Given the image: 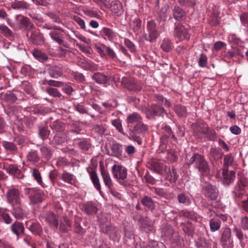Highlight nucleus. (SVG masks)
<instances>
[{"label": "nucleus", "mask_w": 248, "mask_h": 248, "mask_svg": "<svg viewBox=\"0 0 248 248\" xmlns=\"http://www.w3.org/2000/svg\"><path fill=\"white\" fill-rule=\"evenodd\" d=\"M186 164L190 167L193 165L202 175H207L210 173V167L205 157L198 153L186 154L185 156Z\"/></svg>", "instance_id": "obj_1"}, {"label": "nucleus", "mask_w": 248, "mask_h": 248, "mask_svg": "<svg viewBox=\"0 0 248 248\" xmlns=\"http://www.w3.org/2000/svg\"><path fill=\"white\" fill-rule=\"evenodd\" d=\"M160 131L161 134L160 141L162 144H166L168 142L176 141L177 138L169 125L163 123L161 126Z\"/></svg>", "instance_id": "obj_2"}, {"label": "nucleus", "mask_w": 248, "mask_h": 248, "mask_svg": "<svg viewBox=\"0 0 248 248\" xmlns=\"http://www.w3.org/2000/svg\"><path fill=\"white\" fill-rule=\"evenodd\" d=\"M112 172L113 177L117 179L118 183L125 186V180L127 175V169L122 165L115 164L112 167Z\"/></svg>", "instance_id": "obj_3"}, {"label": "nucleus", "mask_w": 248, "mask_h": 248, "mask_svg": "<svg viewBox=\"0 0 248 248\" xmlns=\"http://www.w3.org/2000/svg\"><path fill=\"white\" fill-rule=\"evenodd\" d=\"M121 85L129 91L139 92L141 90V86L138 81L131 77H123L121 80Z\"/></svg>", "instance_id": "obj_4"}, {"label": "nucleus", "mask_w": 248, "mask_h": 248, "mask_svg": "<svg viewBox=\"0 0 248 248\" xmlns=\"http://www.w3.org/2000/svg\"><path fill=\"white\" fill-rule=\"evenodd\" d=\"M100 228L102 232L106 234L110 239L113 240L119 239L120 236L115 227L110 223H105L103 219L100 220Z\"/></svg>", "instance_id": "obj_5"}, {"label": "nucleus", "mask_w": 248, "mask_h": 248, "mask_svg": "<svg viewBox=\"0 0 248 248\" xmlns=\"http://www.w3.org/2000/svg\"><path fill=\"white\" fill-rule=\"evenodd\" d=\"M145 113L148 119H152L155 116H163L166 112L160 105L153 103L149 108H146Z\"/></svg>", "instance_id": "obj_6"}, {"label": "nucleus", "mask_w": 248, "mask_h": 248, "mask_svg": "<svg viewBox=\"0 0 248 248\" xmlns=\"http://www.w3.org/2000/svg\"><path fill=\"white\" fill-rule=\"evenodd\" d=\"M165 235L169 238L174 247L179 248L183 246V239L179 236L177 232L174 231L171 227L169 226L167 228V231L165 232Z\"/></svg>", "instance_id": "obj_7"}, {"label": "nucleus", "mask_w": 248, "mask_h": 248, "mask_svg": "<svg viewBox=\"0 0 248 248\" xmlns=\"http://www.w3.org/2000/svg\"><path fill=\"white\" fill-rule=\"evenodd\" d=\"M146 167L151 170L161 175L167 172V166L155 159H152L148 161Z\"/></svg>", "instance_id": "obj_8"}, {"label": "nucleus", "mask_w": 248, "mask_h": 248, "mask_svg": "<svg viewBox=\"0 0 248 248\" xmlns=\"http://www.w3.org/2000/svg\"><path fill=\"white\" fill-rule=\"evenodd\" d=\"M199 133L205 135L208 140L215 141L217 140V133L215 130L209 128L207 125L200 126L198 132L195 131L194 134L198 137Z\"/></svg>", "instance_id": "obj_9"}, {"label": "nucleus", "mask_w": 248, "mask_h": 248, "mask_svg": "<svg viewBox=\"0 0 248 248\" xmlns=\"http://www.w3.org/2000/svg\"><path fill=\"white\" fill-rule=\"evenodd\" d=\"M202 192L209 200H216L218 196V191L217 188L210 184H207L203 187Z\"/></svg>", "instance_id": "obj_10"}, {"label": "nucleus", "mask_w": 248, "mask_h": 248, "mask_svg": "<svg viewBox=\"0 0 248 248\" xmlns=\"http://www.w3.org/2000/svg\"><path fill=\"white\" fill-rule=\"evenodd\" d=\"M174 34L175 37L180 40H188L190 38V35L185 27L179 23L176 25Z\"/></svg>", "instance_id": "obj_11"}, {"label": "nucleus", "mask_w": 248, "mask_h": 248, "mask_svg": "<svg viewBox=\"0 0 248 248\" xmlns=\"http://www.w3.org/2000/svg\"><path fill=\"white\" fill-rule=\"evenodd\" d=\"M233 241L231 238V231L230 229H224L221 237V243L223 248H232Z\"/></svg>", "instance_id": "obj_12"}, {"label": "nucleus", "mask_w": 248, "mask_h": 248, "mask_svg": "<svg viewBox=\"0 0 248 248\" xmlns=\"http://www.w3.org/2000/svg\"><path fill=\"white\" fill-rule=\"evenodd\" d=\"M222 183L224 185L229 186L234 181L235 178V173L234 171H229L228 169L224 168L222 171Z\"/></svg>", "instance_id": "obj_13"}, {"label": "nucleus", "mask_w": 248, "mask_h": 248, "mask_svg": "<svg viewBox=\"0 0 248 248\" xmlns=\"http://www.w3.org/2000/svg\"><path fill=\"white\" fill-rule=\"evenodd\" d=\"M142 120L141 117L138 113L134 112L129 114L126 118L129 130H131L133 126L134 127Z\"/></svg>", "instance_id": "obj_14"}, {"label": "nucleus", "mask_w": 248, "mask_h": 248, "mask_svg": "<svg viewBox=\"0 0 248 248\" xmlns=\"http://www.w3.org/2000/svg\"><path fill=\"white\" fill-rule=\"evenodd\" d=\"M53 29H54V30L49 33V35L52 39L59 45L64 46L63 45L64 41L63 40L64 35L61 31H59L60 30V28L54 26Z\"/></svg>", "instance_id": "obj_15"}, {"label": "nucleus", "mask_w": 248, "mask_h": 248, "mask_svg": "<svg viewBox=\"0 0 248 248\" xmlns=\"http://www.w3.org/2000/svg\"><path fill=\"white\" fill-rule=\"evenodd\" d=\"M122 145L118 143H113L110 146V150L108 151L109 155L119 157L122 154Z\"/></svg>", "instance_id": "obj_16"}, {"label": "nucleus", "mask_w": 248, "mask_h": 248, "mask_svg": "<svg viewBox=\"0 0 248 248\" xmlns=\"http://www.w3.org/2000/svg\"><path fill=\"white\" fill-rule=\"evenodd\" d=\"M148 128L146 124L142 122V120L129 131L133 134H138L143 136L148 131Z\"/></svg>", "instance_id": "obj_17"}, {"label": "nucleus", "mask_w": 248, "mask_h": 248, "mask_svg": "<svg viewBox=\"0 0 248 248\" xmlns=\"http://www.w3.org/2000/svg\"><path fill=\"white\" fill-rule=\"evenodd\" d=\"M92 78L99 84H106L110 80V77L100 72H96L93 74Z\"/></svg>", "instance_id": "obj_18"}, {"label": "nucleus", "mask_w": 248, "mask_h": 248, "mask_svg": "<svg viewBox=\"0 0 248 248\" xmlns=\"http://www.w3.org/2000/svg\"><path fill=\"white\" fill-rule=\"evenodd\" d=\"M28 193L31 202H42L43 193L41 190L32 188Z\"/></svg>", "instance_id": "obj_19"}, {"label": "nucleus", "mask_w": 248, "mask_h": 248, "mask_svg": "<svg viewBox=\"0 0 248 248\" xmlns=\"http://www.w3.org/2000/svg\"><path fill=\"white\" fill-rule=\"evenodd\" d=\"M7 172L17 179H20L24 177L23 173L16 165H10L7 169Z\"/></svg>", "instance_id": "obj_20"}, {"label": "nucleus", "mask_w": 248, "mask_h": 248, "mask_svg": "<svg viewBox=\"0 0 248 248\" xmlns=\"http://www.w3.org/2000/svg\"><path fill=\"white\" fill-rule=\"evenodd\" d=\"M248 186V182L245 178H241L238 182L236 185L235 186V191L239 192L238 194V197L243 196V194L242 192L245 190V188Z\"/></svg>", "instance_id": "obj_21"}, {"label": "nucleus", "mask_w": 248, "mask_h": 248, "mask_svg": "<svg viewBox=\"0 0 248 248\" xmlns=\"http://www.w3.org/2000/svg\"><path fill=\"white\" fill-rule=\"evenodd\" d=\"M8 202H18L20 200V194L16 188L9 189L6 193Z\"/></svg>", "instance_id": "obj_22"}, {"label": "nucleus", "mask_w": 248, "mask_h": 248, "mask_svg": "<svg viewBox=\"0 0 248 248\" xmlns=\"http://www.w3.org/2000/svg\"><path fill=\"white\" fill-rule=\"evenodd\" d=\"M172 14L173 17L178 21L183 20L186 18L185 12L177 5L174 6Z\"/></svg>", "instance_id": "obj_23"}, {"label": "nucleus", "mask_w": 248, "mask_h": 248, "mask_svg": "<svg viewBox=\"0 0 248 248\" xmlns=\"http://www.w3.org/2000/svg\"><path fill=\"white\" fill-rule=\"evenodd\" d=\"M16 18L17 20H19L18 22L20 25L21 28L31 29L34 27V25L30 21L28 18L25 16L17 15L16 16Z\"/></svg>", "instance_id": "obj_24"}, {"label": "nucleus", "mask_w": 248, "mask_h": 248, "mask_svg": "<svg viewBox=\"0 0 248 248\" xmlns=\"http://www.w3.org/2000/svg\"><path fill=\"white\" fill-rule=\"evenodd\" d=\"M101 173L106 186L108 188V190L112 189L114 186L108 172L105 170L101 169Z\"/></svg>", "instance_id": "obj_25"}, {"label": "nucleus", "mask_w": 248, "mask_h": 248, "mask_svg": "<svg viewBox=\"0 0 248 248\" xmlns=\"http://www.w3.org/2000/svg\"><path fill=\"white\" fill-rule=\"evenodd\" d=\"M11 7L15 10H25L29 9L30 5L25 1L15 0L11 2Z\"/></svg>", "instance_id": "obj_26"}, {"label": "nucleus", "mask_w": 248, "mask_h": 248, "mask_svg": "<svg viewBox=\"0 0 248 248\" xmlns=\"http://www.w3.org/2000/svg\"><path fill=\"white\" fill-rule=\"evenodd\" d=\"M182 228L186 234L193 237L195 233V228L192 224L188 221L187 223H182Z\"/></svg>", "instance_id": "obj_27"}, {"label": "nucleus", "mask_w": 248, "mask_h": 248, "mask_svg": "<svg viewBox=\"0 0 248 248\" xmlns=\"http://www.w3.org/2000/svg\"><path fill=\"white\" fill-rule=\"evenodd\" d=\"M29 38L33 44L39 45L42 43V36L38 31H32Z\"/></svg>", "instance_id": "obj_28"}, {"label": "nucleus", "mask_w": 248, "mask_h": 248, "mask_svg": "<svg viewBox=\"0 0 248 248\" xmlns=\"http://www.w3.org/2000/svg\"><path fill=\"white\" fill-rule=\"evenodd\" d=\"M49 125L52 130L57 132H62L65 128V124L59 120L51 123Z\"/></svg>", "instance_id": "obj_29"}, {"label": "nucleus", "mask_w": 248, "mask_h": 248, "mask_svg": "<svg viewBox=\"0 0 248 248\" xmlns=\"http://www.w3.org/2000/svg\"><path fill=\"white\" fill-rule=\"evenodd\" d=\"M82 209L88 214H90L95 213L97 210V208L96 205L92 202H85L83 204Z\"/></svg>", "instance_id": "obj_30"}, {"label": "nucleus", "mask_w": 248, "mask_h": 248, "mask_svg": "<svg viewBox=\"0 0 248 248\" xmlns=\"http://www.w3.org/2000/svg\"><path fill=\"white\" fill-rule=\"evenodd\" d=\"M58 216L53 212L49 213L47 215V222L50 227L55 229L58 226Z\"/></svg>", "instance_id": "obj_31"}, {"label": "nucleus", "mask_w": 248, "mask_h": 248, "mask_svg": "<svg viewBox=\"0 0 248 248\" xmlns=\"http://www.w3.org/2000/svg\"><path fill=\"white\" fill-rule=\"evenodd\" d=\"M0 95L3 97V99L5 101L10 103H15L17 100L16 95L11 91H8L4 94L1 93H0Z\"/></svg>", "instance_id": "obj_32"}, {"label": "nucleus", "mask_w": 248, "mask_h": 248, "mask_svg": "<svg viewBox=\"0 0 248 248\" xmlns=\"http://www.w3.org/2000/svg\"><path fill=\"white\" fill-rule=\"evenodd\" d=\"M102 32L103 35L107 37L109 41H112L115 39L117 37V33L115 32L112 30L108 27H104L102 28Z\"/></svg>", "instance_id": "obj_33"}, {"label": "nucleus", "mask_w": 248, "mask_h": 248, "mask_svg": "<svg viewBox=\"0 0 248 248\" xmlns=\"http://www.w3.org/2000/svg\"><path fill=\"white\" fill-rule=\"evenodd\" d=\"M13 233L16 235H19L23 233L24 228L22 223L20 222H15L11 227Z\"/></svg>", "instance_id": "obj_34"}, {"label": "nucleus", "mask_w": 248, "mask_h": 248, "mask_svg": "<svg viewBox=\"0 0 248 248\" xmlns=\"http://www.w3.org/2000/svg\"><path fill=\"white\" fill-rule=\"evenodd\" d=\"M173 47V44L169 38H165L161 44V48L166 52L171 51Z\"/></svg>", "instance_id": "obj_35"}, {"label": "nucleus", "mask_w": 248, "mask_h": 248, "mask_svg": "<svg viewBox=\"0 0 248 248\" xmlns=\"http://www.w3.org/2000/svg\"><path fill=\"white\" fill-rule=\"evenodd\" d=\"M174 110L177 115L181 117H186L187 114L186 107L178 104L175 106Z\"/></svg>", "instance_id": "obj_36"}, {"label": "nucleus", "mask_w": 248, "mask_h": 248, "mask_svg": "<svg viewBox=\"0 0 248 248\" xmlns=\"http://www.w3.org/2000/svg\"><path fill=\"white\" fill-rule=\"evenodd\" d=\"M48 73L50 77L58 78L62 74L60 67L57 66H50L48 68Z\"/></svg>", "instance_id": "obj_37"}, {"label": "nucleus", "mask_w": 248, "mask_h": 248, "mask_svg": "<svg viewBox=\"0 0 248 248\" xmlns=\"http://www.w3.org/2000/svg\"><path fill=\"white\" fill-rule=\"evenodd\" d=\"M91 179L96 189L100 192L101 186L96 171H93L90 173Z\"/></svg>", "instance_id": "obj_38"}, {"label": "nucleus", "mask_w": 248, "mask_h": 248, "mask_svg": "<svg viewBox=\"0 0 248 248\" xmlns=\"http://www.w3.org/2000/svg\"><path fill=\"white\" fill-rule=\"evenodd\" d=\"M27 159L30 162L36 163L39 161L40 157L37 151L31 150L27 155Z\"/></svg>", "instance_id": "obj_39"}, {"label": "nucleus", "mask_w": 248, "mask_h": 248, "mask_svg": "<svg viewBox=\"0 0 248 248\" xmlns=\"http://www.w3.org/2000/svg\"><path fill=\"white\" fill-rule=\"evenodd\" d=\"M154 222L147 217H144L140 219V223L139 225L140 227L143 228H149L151 230L153 228Z\"/></svg>", "instance_id": "obj_40"}, {"label": "nucleus", "mask_w": 248, "mask_h": 248, "mask_svg": "<svg viewBox=\"0 0 248 248\" xmlns=\"http://www.w3.org/2000/svg\"><path fill=\"white\" fill-rule=\"evenodd\" d=\"M222 153L220 149L218 148H211L210 150V157L214 160H217L222 156Z\"/></svg>", "instance_id": "obj_41"}, {"label": "nucleus", "mask_w": 248, "mask_h": 248, "mask_svg": "<svg viewBox=\"0 0 248 248\" xmlns=\"http://www.w3.org/2000/svg\"><path fill=\"white\" fill-rule=\"evenodd\" d=\"M149 35H144L145 39L150 42H153L155 41L156 39L158 37L159 34L157 30H154L151 31H148Z\"/></svg>", "instance_id": "obj_42"}, {"label": "nucleus", "mask_w": 248, "mask_h": 248, "mask_svg": "<svg viewBox=\"0 0 248 248\" xmlns=\"http://www.w3.org/2000/svg\"><path fill=\"white\" fill-rule=\"evenodd\" d=\"M164 245L162 243L158 244L156 241L150 243L149 244L143 243L142 245L137 246L136 248H163Z\"/></svg>", "instance_id": "obj_43"}, {"label": "nucleus", "mask_w": 248, "mask_h": 248, "mask_svg": "<svg viewBox=\"0 0 248 248\" xmlns=\"http://www.w3.org/2000/svg\"><path fill=\"white\" fill-rule=\"evenodd\" d=\"M179 215L180 217H183L186 218L191 219V220L194 221L195 222L197 221V217L193 213L187 211L182 210L179 213Z\"/></svg>", "instance_id": "obj_44"}, {"label": "nucleus", "mask_w": 248, "mask_h": 248, "mask_svg": "<svg viewBox=\"0 0 248 248\" xmlns=\"http://www.w3.org/2000/svg\"><path fill=\"white\" fill-rule=\"evenodd\" d=\"M1 144L4 149L8 151L14 152L17 150V148L15 143L6 141H2Z\"/></svg>", "instance_id": "obj_45"}, {"label": "nucleus", "mask_w": 248, "mask_h": 248, "mask_svg": "<svg viewBox=\"0 0 248 248\" xmlns=\"http://www.w3.org/2000/svg\"><path fill=\"white\" fill-rule=\"evenodd\" d=\"M78 147L81 150L84 151H88L91 147V144L89 140H83L78 143Z\"/></svg>", "instance_id": "obj_46"}, {"label": "nucleus", "mask_w": 248, "mask_h": 248, "mask_svg": "<svg viewBox=\"0 0 248 248\" xmlns=\"http://www.w3.org/2000/svg\"><path fill=\"white\" fill-rule=\"evenodd\" d=\"M74 176L69 172L64 171L62 176V179L66 183L72 184L74 182Z\"/></svg>", "instance_id": "obj_47"}, {"label": "nucleus", "mask_w": 248, "mask_h": 248, "mask_svg": "<svg viewBox=\"0 0 248 248\" xmlns=\"http://www.w3.org/2000/svg\"><path fill=\"white\" fill-rule=\"evenodd\" d=\"M154 99L155 101L156 102L157 104L160 105L161 104H164L165 106L169 107L170 105L169 101L160 95L155 94L154 95Z\"/></svg>", "instance_id": "obj_48"}, {"label": "nucleus", "mask_w": 248, "mask_h": 248, "mask_svg": "<svg viewBox=\"0 0 248 248\" xmlns=\"http://www.w3.org/2000/svg\"><path fill=\"white\" fill-rule=\"evenodd\" d=\"M0 32L6 37H10L13 35L12 31L5 25H0Z\"/></svg>", "instance_id": "obj_49"}, {"label": "nucleus", "mask_w": 248, "mask_h": 248, "mask_svg": "<svg viewBox=\"0 0 248 248\" xmlns=\"http://www.w3.org/2000/svg\"><path fill=\"white\" fill-rule=\"evenodd\" d=\"M32 175L34 177V179L43 187H45L43 186V182L42 181V178L41 176L40 172L36 168H34L31 170Z\"/></svg>", "instance_id": "obj_50"}, {"label": "nucleus", "mask_w": 248, "mask_h": 248, "mask_svg": "<svg viewBox=\"0 0 248 248\" xmlns=\"http://www.w3.org/2000/svg\"><path fill=\"white\" fill-rule=\"evenodd\" d=\"M29 230L35 234L40 235L42 232L40 225L37 223H32L29 227Z\"/></svg>", "instance_id": "obj_51"}, {"label": "nucleus", "mask_w": 248, "mask_h": 248, "mask_svg": "<svg viewBox=\"0 0 248 248\" xmlns=\"http://www.w3.org/2000/svg\"><path fill=\"white\" fill-rule=\"evenodd\" d=\"M111 123L120 133L124 134L121 121L119 119L111 120Z\"/></svg>", "instance_id": "obj_52"}, {"label": "nucleus", "mask_w": 248, "mask_h": 248, "mask_svg": "<svg viewBox=\"0 0 248 248\" xmlns=\"http://www.w3.org/2000/svg\"><path fill=\"white\" fill-rule=\"evenodd\" d=\"M33 55L37 58L39 61L44 62L46 61V55L45 53L41 52L40 50H35L33 52Z\"/></svg>", "instance_id": "obj_53"}, {"label": "nucleus", "mask_w": 248, "mask_h": 248, "mask_svg": "<svg viewBox=\"0 0 248 248\" xmlns=\"http://www.w3.org/2000/svg\"><path fill=\"white\" fill-rule=\"evenodd\" d=\"M222 56L223 57L225 61L231 60L233 58L235 57L233 48L231 50H229L227 51L225 50L223 53L222 54Z\"/></svg>", "instance_id": "obj_54"}, {"label": "nucleus", "mask_w": 248, "mask_h": 248, "mask_svg": "<svg viewBox=\"0 0 248 248\" xmlns=\"http://www.w3.org/2000/svg\"><path fill=\"white\" fill-rule=\"evenodd\" d=\"M66 141V138L64 135L62 136L59 135L55 136L53 140V141L58 145H62L65 143Z\"/></svg>", "instance_id": "obj_55"}, {"label": "nucleus", "mask_w": 248, "mask_h": 248, "mask_svg": "<svg viewBox=\"0 0 248 248\" xmlns=\"http://www.w3.org/2000/svg\"><path fill=\"white\" fill-rule=\"evenodd\" d=\"M191 196L187 193L179 194L177 196L178 202H190Z\"/></svg>", "instance_id": "obj_56"}, {"label": "nucleus", "mask_w": 248, "mask_h": 248, "mask_svg": "<svg viewBox=\"0 0 248 248\" xmlns=\"http://www.w3.org/2000/svg\"><path fill=\"white\" fill-rule=\"evenodd\" d=\"M198 64L199 66L201 67H204L206 66L207 64V57L204 54L202 53L200 55Z\"/></svg>", "instance_id": "obj_57"}, {"label": "nucleus", "mask_w": 248, "mask_h": 248, "mask_svg": "<svg viewBox=\"0 0 248 248\" xmlns=\"http://www.w3.org/2000/svg\"><path fill=\"white\" fill-rule=\"evenodd\" d=\"M210 226L211 230L212 232H215L219 229L220 227V222L219 221L211 219L210 221Z\"/></svg>", "instance_id": "obj_58"}, {"label": "nucleus", "mask_w": 248, "mask_h": 248, "mask_svg": "<svg viewBox=\"0 0 248 248\" xmlns=\"http://www.w3.org/2000/svg\"><path fill=\"white\" fill-rule=\"evenodd\" d=\"M13 215L18 219L22 218L25 215L22 209L20 207L14 208L13 211Z\"/></svg>", "instance_id": "obj_59"}, {"label": "nucleus", "mask_w": 248, "mask_h": 248, "mask_svg": "<svg viewBox=\"0 0 248 248\" xmlns=\"http://www.w3.org/2000/svg\"><path fill=\"white\" fill-rule=\"evenodd\" d=\"M170 173V178H168L170 182L175 183L178 179L179 175L176 169H172L171 170H169Z\"/></svg>", "instance_id": "obj_60"}, {"label": "nucleus", "mask_w": 248, "mask_h": 248, "mask_svg": "<svg viewBox=\"0 0 248 248\" xmlns=\"http://www.w3.org/2000/svg\"><path fill=\"white\" fill-rule=\"evenodd\" d=\"M0 19L5 20L9 25L10 24V19L9 18V15L5 10L3 8L0 7Z\"/></svg>", "instance_id": "obj_61"}, {"label": "nucleus", "mask_w": 248, "mask_h": 248, "mask_svg": "<svg viewBox=\"0 0 248 248\" xmlns=\"http://www.w3.org/2000/svg\"><path fill=\"white\" fill-rule=\"evenodd\" d=\"M106 49V56L108 55L110 58L115 59L117 58V55L114 51L109 46H104Z\"/></svg>", "instance_id": "obj_62"}, {"label": "nucleus", "mask_w": 248, "mask_h": 248, "mask_svg": "<svg viewBox=\"0 0 248 248\" xmlns=\"http://www.w3.org/2000/svg\"><path fill=\"white\" fill-rule=\"evenodd\" d=\"M124 45L131 52L136 51V49L135 45L129 39L126 38L124 39Z\"/></svg>", "instance_id": "obj_63"}, {"label": "nucleus", "mask_w": 248, "mask_h": 248, "mask_svg": "<svg viewBox=\"0 0 248 248\" xmlns=\"http://www.w3.org/2000/svg\"><path fill=\"white\" fill-rule=\"evenodd\" d=\"M196 246L198 248H208V245L204 238L199 239L196 242Z\"/></svg>", "instance_id": "obj_64"}]
</instances>
